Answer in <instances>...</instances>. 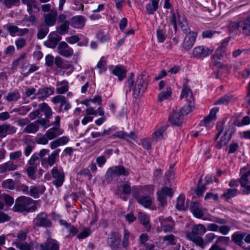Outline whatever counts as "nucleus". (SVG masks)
Returning <instances> with one entry per match:
<instances>
[{
	"mask_svg": "<svg viewBox=\"0 0 250 250\" xmlns=\"http://www.w3.org/2000/svg\"><path fill=\"white\" fill-rule=\"evenodd\" d=\"M180 99L186 104L179 112L173 110L169 116V121L172 125L180 126L183 123L184 115H187L192 110L194 104V98L190 88L185 83L180 96Z\"/></svg>",
	"mask_w": 250,
	"mask_h": 250,
	"instance_id": "obj_1",
	"label": "nucleus"
},
{
	"mask_svg": "<svg viewBox=\"0 0 250 250\" xmlns=\"http://www.w3.org/2000/svg\"><path fill=\"white\" fill-rule=\"evenodd\" d=\"M206 232V227L202 224L194 225L192 227L191 231L186 233V237L197 246L204 249L205 244L202 236Z\"/></svg>",
	"mask_w": 250,
	"mask_h": 250,
	"instance_id": "obj_2",
	"label": "nucleus"
},
{
	"mask_svg": "<svg viewBox=\"0 0 250 250\" xmlns=\"http://www.w3.org/2000/svg\"><path fill=\"white\" fill-rule=\"evenodd\" d=\"M129 174V170L121 165L109 168L106 173V179L108 182L118 181L120 176H127Z\"/></svg>",
	"mask_w": 250,
	"mask_h": 250,
	"instance_id": "obj_3",
	"label": "nucleus"
},
{
	"mask_svg": "<svg viewBox=\"0 0 250 250\" xmlns=\"http://www.w3.org/2000/svg\"><path fill=\"white\" fill-rule=\"evenodd\" d=\"M130 88L132 87L133 95L135 98L143 94L146 89L147 83L143 78V75L139 76L134 84L131 79L128 80Z\"/></svg>",
	"mask_w": 250,
	"mask_h": 250,
	"instance_id": "obj_4",
	"label": "nucleus"
},
{
	"mask_svg": "<svg viewBox=\"0 0 250 250\" xmlns=\"http://www.w3.org/2000/svg\"><path fill=\"white\" fill-rule=\"evenodd\" d=\"M169 22L170 24L173 25L175 31L177 30L178 23L186 35L189 34V32H194L191 31L185 18L183 16H180L178 13H172L171 20Z\"/></svg>",
	"mask_w": 250,
	"mask_h": 250,
	"instance_id": "obj_5",
	"label": "nucleus"
},
{
	"mask_svg": "<svg viewBox=\"0 0 250 250\" xmlns=\"http://www.w3.org/2000/svg\"><path fill=\"white\" fill-rule=\"evenodd\" d=\"M33 202V200L29 197H20L16 199L13 210L15 212H23L28 209L29 206L32 205Z\"/></svg>",
	"mask_w": 250,
	"mask_h": 250,
	"instance_id": "obj_6",
	"label": "nucleus"
},
{
	"mask_svg": "<svg viewBox=\"0 0 250 250\" xmlns=\"http://www.w3.org/2000/svg\"><path fill=\"white\" fill-rule=\"evenodd\" d=\"M213 52V49L206 46L200 45L194 47L192 51L193 58L198 59H203L210 55Z\"/></svg>",
	"mask_w": 250,
	"mask_h": 250,
	"instance_id": "obj_7",
	"label": "nucleus"
},
{
	"mask_svg": "<svg viewBox=\"0 0 250 250\" xmlns=\"http://www.w3.org/2000/svg\"><path fill=\"white\" fill-rule=\"evenodd\" d=\"M33 222L34 225L38 227L49 228L52 226L51 222L44 212H41L38 214Z\"/></svg>",
	"mask_w": 250,
	"mask_h": 250,
	"instance_id": "obj_8",
	"label": "nucleus"
},
{
	"mask_svg": "<svg viewBox=\"0 0 250 250\" xmlns=\"http://www.w3.org/2000/svg\"><path fill=\"white\" fill-rule=\"evenodd\" d=\"M218 110L219 108L217 107L212 108L209 115L201 122V125L204 126L206 130H208L212 126V121L216 118V115Z\"/></svg>",
	"mask_w": 250,
	"mask_h": 250,
	"instance_id": "obj_9",
	"label": "nucleus"
},
{
	"mask_svg": "<svg viewBox=\"0 0 250 250\" xmlns=\"http://www.w3.org/2000/svg\"><path fill=\"white\" fill-rule=\"evenodd\" d=\"M51 174L55 179L52 183L57 187H61L64 179V173L62 170H60L57 167H54L51 170Z\"/></svg>",
	"mask_w": 250,
	"mask_h": 250,
	"instance_id": "obj_10",
	"label": "nucleus"
},
{
	"mask_svg": "<svg viewBox=\"0 0 250 250\" xmlns=\"http://www.w3.org/2000/svg\"><path fill=\"white\" fill-rule=\"evenodd\" d=\"M41 250H59L58 242L53 239L47 238L45 242L39 245Z\"/></svg>",
	"mask_w": 250,
	"mask_h": 250,
	"instance_id": "obj_11",
	"label": "nucleus"
},
{
	"mask_svg": "<svg viewBox=\"0 0 250 250\" xmlns=\"http://www.w3.org/2000/svg\"><path fill=\"white\" fill-rule=\"evenodd\" d=\"M173 191L171 188L164 187L157 192L158 200L161 206L164 207L167 204L166 196H172Z\"/></svg>",
	"mask_w": 250,
	"mask_h": 250,
	"instance_id": "obj_12",
	"label": "nucleus"
},
{
	"mask_svg": "<svg viewBox=\"0 0 250 250\" xmlns=\"http://www.w3.org/2000/svg\"><path fill=\"white\" fill-rule=\"evenodd\" d=\"M57 50L60 55L66 58L73 54V49L65 42H61L59 43Z\"/></svg>",
	"mask_w": 250,
	"mask_h": 250,
	"instance_id": "obj_13",
	"label": "nucleus"
},
{
	"mask_svg": "<svg viewBox=\"0 0 250 250\" xmlns=\"http://www.w3.org/2000/svg\"><path fill=\"white\" fill-rule=\"evenodd\" d=\"M121 242V235L118 232H112L107 240V244L113 250H116Z\"/></svg>",
	"mask_w": 250,
	"mask_h": 250,
	"instance_id": "obj_14",
	"label": "nucleus"
},
{
	"mask_svg": "<svg viewBox=\"0 0 250 250\" xmlns=\"http://www.w3.org/2000/svg\"><path fill=\"white\" fill-rule=\"evenodd\" d=\"M58 13L56 10L52 9L49 13L43 15L44 22L46 26H52L55 25Z\"/></svg>",
	"mask_w": 250,
	"mask_h": 250,
	"instance_id": "obj_15",
	"label": "nucleus"
},
{
	"mask_svg": "<svg viewBox=\"0 0 250 250\" xmlns=\"http://www.w3.org/2000/svg\"><path fill=\"white\" fill-rule=\"evenodd\" d=\"M197 34L196 32H189V34L186 35V37L183 43V48L187 50H189L193 45Z\"/></svg>",
	"mask_w": 250,
	"mask_h": 250,
	"instance_id": "obj_16",
	"label": "nucleus"
},
{
	"mask_svg": "<svg viewBox=\"0 0 250 250\" xmlns=\"http://www.w3.org/2000/svg\"><path fill=\"white\" fill-rule=\"evenodd\" d=\"M159 220L161 222V228L165 232H171L173 229L175 225L174 222L170 217L167 218L160 217Z\"/></svg>",
	"mask_w": 250,
	"mask_h": 250,
	"instance_id": "obj_17",
	"label": "nucleus"
},
{
	"mask_svg": "<svg viewBox=\"0 0 250 250\" xmlns=\"http://www.w3.org/2000/svg\"><path fill=\"white\" fill-rule=\"evenodd\" d=\"M23 4L27 6V11L29 14L38 13L40 10L39 3L35 0H21Z\"/></svg>",
	"mask_w": 250,
	"mask_h": 250,
	"instance_id": "obj_18",
	"label": "nucleus"
},
{
	"mask_svg": "<svg viewBox=\"0 0 250 250\" xmlns=\"http://www.w3.org/2000/svg\"><path fill=\"white\" fill-rule=\"evenodd\" d=\"M61 39L60 36L54 32L51 33L49 36V39L44 42V45L49 48H54Z\"/></svg>",
	"mask_w": 250,
	"mask_h": 250,
	"instance_id": "obj_19",
	"label": "nucleus"
},
{
	"mask_svg": "<svg viewBox=\"0 0 250 250\" xmlns=\"http://www.w3.org/2000/svg\"><path fill=\"white\" fill-rule=\"evenodd\" d=\"M250 175V171H248L243 174L240 179L241 185L244 188L243 191L247 194L250 193V182L248 179Z\"/></svg>",
	"mask_w": 250,
	"mask_h": 250,
	"instance_id": "obj_20",
	"label": "nucleus"
},
{
	"mask_svg": "<svg viewBox=\"0 0 250 250\" xmlns=\"http://www.w3.org/2000/svg\"><path fill=\"white\" fill-rule=\"evenodd\" d=\"M218 8L219 9L218 11H216V7H215V10L213 11L209 8L207 9V10H208L209 13L212 12L211 16H217L219 15L222 12H225L229 10L231 7L229 5H227V3L223 0L219 1Z\"/></svg>",
	"mask_w": 250,
	"mask_h": 250,
	"instance_id": "obj_21",
	"label": "nucleus"
},
{
	"mask_svg": "<svg viewBox=\"0 0 250 250\" xmlns=\"http://www.w3.org/2000/svg\"><path fill=\"white\" fill-rule=\"evenodd\" d=\"M54 93V88L53 87H43L40 88L37 93L38 98L40 100H44Z\"/></svg>",
	"mask_w": 250,
	"mask_h": 250,
	"instance_id": "obj_22",
	"label": "nucleus"
},
{
	"mask_svg": "<svg viewBox=\"0 0 250 250\" xmlns=\"http://www.w3.org/2000/svg\"><path fill=\"white\" fill-rule=\"evenodd\" d=\"M241 21H233L230 20L227 26L228 33L229 35L236 34L238 29L241 33Z\"/></svg>",
	"mask_w": 250,
	"mask_h": 250,
	"instance_id": "obj_23",
	"label": "nucleus"
},
{
	"mask_svg": "<svg viewBox=\"0 0 250 250\" xmlns=\"http://www.w3.org/2000/svg\"><path fill=\"white\" fill-rule=\"evenodd\" d=\"M112 136L114 138L125 139L127 142L129 141V138L135 140L137 138V135L134 132H131L130 133L128 134L127 133L123 131L116 132L114 134H113Z\"/></svg>",
	"mask_w": 250,
	"mask_h": 250,
	"instance_id": "obj_24",
	"label": "nucleus"
},
{
	"mask_svg": "<svg viewBox=\"0 0 250 250\" xmlns=\"http://www.w3.org/2000/svg\"><path fill=\"white\" fill-rule=\"evenodd\" d=\"M241 33L245 36H250V15L241 21Z\"/></svg>",
	"mask_w": 250,
	"mask_h": 250,
	"instance_id": "obj_25",
	"label": "nucleus"
},
{
	"mask_svg": "<svg viewBox=\"0 0 250 250\" xmlns=\"http://www.w3.org/2000/svg\"><path fill=\"white\" fill-rule=\"evenodd\" d=\"M51 102L54 104L60 103L61 105H63V104H65L64 109L65 111L69 110L71 108L70 104L66 101V98L63 96H56L55 97L52 98Z\"/></svg>",
	"mask_w": 250,
	"mask_h": 250,
	"instance_id": "obj_26",
	"label": "nucleus"
},
{
	"mask_svg": "<svg viewBox=\"0 0 250 250\" xmlns=\"http://www.w3.org/2000/svg\"><path fill=\"white\" fill-rule=\"evenodd\" d=\"M16 130V127L11 125L3 124L0 125V134L2 137H4L7 134L15 133Z\"/></svg>",
	"mask_w": 250,
	"mask_h": 250,
	"instance_id": "obj_27",
	"label": "nucleus"
},
{
	"mask_svg": "<svg viewBox=\"0 0 250 250\" xmlns=\"http://www.w3.org/2000/svg\"><path fill=\"white\" fill-rule=\"evenodd\" d=\"M18 166L12 161H9L0 165V173H6L7 171H12L16 170Z\"/></svg>",
	"mask_w": 250,
	"mask_h": 250,
	"instance_id": "obj_28",
	"label": "nucleus"
},
{
	"mask_svg": "<svg viewBox=\"0 0 250 250\" xmlns=\"http://www.w3.org/2000/svg\"><path fill=\"white\" fill-rule=\"evenodd\" d=\"M63 130L60 127H53L47 130L45 133V136L49 140H52L58 136L62 134Z\"/></svg>",
	"mask_w": 250,
	"mask_h": 250,
	"instance_id": "obj_29",
	"label": "nucleus"
},
{
	"mask_svg": "<svg viewBox=\"0 0 250 250\" xmlns=\"http://www.w3.org/2000/svg\"><path fill=\"white\" fill-rule=\"evenodd\" d=\"M166 26V22L164 21H162L161 25L159 26L157 31V37L158 40L160 42H163L166 38L165 29Z\"/></svg>",
	"mask_w": 250,
	"mask_h": 250,
	"instance_id": "obj_30",
	"label": "nucleus"
},
{
	"mask_svg": "<svg viewBox=\"0 0 250 250\" xmlns=\"http://www.w3.org/2000/svg\"><path fill=\"white\" fill-rule=\"evenodd\" d=\"M21 98V94L18 90H15L8 92L6 96L4 97L8 102H16Z\"/></svg>",
	"mask_w": 250,
	"mask_h": 250,
	"instance_id": "obj_31",
	"label": "nucleus"
},
{
	"mask_svg": "<svg viewBox=\"0 0 250 250\" xmlns=\"http://www.w3.org/2000/svg\"><path fill=\"white\" fill-rule=\"evenodd\" d=\"M40 112L44 113L46 119H50L53 114L51 108L45 103H42L39 105Z\"/></svg>",
	"mask_w": 250,
	"mask_h": 250,
	"instance_id": "obj_32",
	"label": "nucleus"
},
{
	"mask_svg": "<svg viewBox=\"0 0 250 250\" xmlns=\"http://www.w3.org/2000/svg\"><path fill=\"white\" fill-rule=\"evenodd\" d=\"M56 91L58 94H62L67 92L69 89L68 83L66 81L58 82L56 84Z\"/></svg>",
	"mask_w": 250,
	"mask_h": 250,
	"instance_id": "obj_33",
	"label": "nucleus"
},
{
	"mask_svg": "<svg viewBox=\"0 0 250 250\" xmlns=\"http://www.w3.org/2000/svg\"><path fill=\"white\" fill-rule=\"evenodd\" d=\"M172 93V89L170 86H166V89L163 90L158 96V101L161 102L164 100L167 99L170 97Z\"/></svg>",
	"mask_w": 250,
	"mask_h": 250,
	"instance_id": "obj_34",
	"label": "nucleus"
},
{
	"mask_svg": "<svg viewBox=\"0 0 250 250\" xmlns=\"http://www.w3.org/2000/svg\"><path fill=\"white\" fill-rule=\"evenodd\" d=\"M71 24L75 28H81L84 25V18L83 16H76L72 18Z\"/></svg>",
	"mask_w": 250,
	"mask_h": 250,
	"instance_id": "obj_35",
	"label": "nucleus"
},
{
	"mask_svg": "<svg viewBox=\"0 0 250 250\" xmlns=\"http://www.w3.org/2000/svg\"><path fill=\"white\" fill-rule=\"evenodd\" d=\"M230 138L231 133L228 134V132L227 130L223 132V135L221 137V139L217 143L216 146L218 148H220L221 147L225 146L229 142Z\"/></svg>",
	"mask_w": 250,
	"mask_h": 250,
	"instance_id": "obj_36",
	"label": "nucleus"
},
{
	"mask_svg": "<svg viewBox=\"0 0 250 250\" xmlns=\"http://www.w3.org/2000/svg\"><path fill=\"white\" fill-rule=\"evenodd\" d=\"M192 212L195 217L201 218L204 215L203 210L199 206V203L193 202L191 206Z\"/></svg>",
	"mask_w": 250,
	"mask_h": 250,
	"instance_id": "obj_37",
	"label": "nucleus"
},
{
	"mask_svg": "<svg viewBox=\"0 0 250 250\" xmlns=\"http://www.w3.org/2000/svg\"><path fill=\"white\" fill-rule=\"evenodd\" d=\"M151 3H148L146 5V10L148 14L152 15L158 8L159 0H150Z\"/></svg>",
	"mask_w": 250,
	"mask_h": 250,
	"instance_id": "obj_38",
	"label": "nucleus"
},
{
	"mask_svg": "<svg viewBox=\"0 0 250 250\" xmlns=\"http://www.w3.org/2000/svg\"><path fill=\"white\" fill-rule=\"evenodd\" d=\"M166 129V127L165 126H162L156 130L151 135L152 139L157 142L163 138V133Z\"/></svg>",
	"mask_w": 250,
	"mask_h": 250,
	"instance_id": "obj_39",
	"label": "nucleus"
},
{
	"mask_svg": "<svg viewBox=\"0 0 250 250\" xmlns=\"http://www.w3.org/2000/svg\"><path fill=\"white\" fill-rule=\"evenodd\" d=\"M14 244L16 247L21 250H32V243L21 242L19 241H15Z\"/></svg>",
	"mask_w": 250,
	"mask_h": 250,
	"instance_id": "obj_40",
	"label": "nucleus"
},
{
	"mask_svg": "<svg viewBox=\"0 0 250 250\" xmlns=\"http://www.w3.org/2000/svg\"><path fill=\"white\" fill-rule=\"evenodd\" d=\"M139 219L141 223L145 226L146 231H150L151 226L149 224V221L148 216L146 214L140 212L139 214Z\"/></svg>",
	"mask_w": 250,
	"mask_h": 250,
	"instance_id": "obj_41",
	"label": "nucleus"
},
{
	"mask_svg": "<svg viewBox=\"0 0 250 250\" xmlns=\"http://www.w3.org/2000/svg\"><path fill=\"white\" fill-rule=\"evenodd\" d=\"M39 129V125L35 122H33L28 125L23 129V132L27 133L34 134Z\"/></svg>",
	"mask_w": 250,
	"mask_h": 250,
	"instance_id": "obj_42",
	"label": "nucleus"
},
{
	"mask_svg": "<svg viewBox=\"0 0 250 250\" xmlns=\"http://www.w3.org/2000/svg\"><path fill=\"white\" fill-rule=\"evenodd\" d=\"M49 32L48 27L45 25H41L38 29L37 33V38L38 39L41 40L44 38Z\"/></svg>",
	"mask_w": 250,
	"mask_h": 250,
	"instance_id": "obj_43",
	"label": "nucleus"
},
{
	"mask_svg": "<svg viewBox=\"0 0 250 250\" xmlns=\"http://www.w3.org/2000/svg\"><path fill=\"white\" fill-rule=\"evenodd\" d=\"M70 22L68 21H65L59 26L57 27V31L60 35H64L66 34L68 29Z\"/></svg>",
	"mask_w": 250,
	"mask_h": 250,
	"instance_id": "obj_44",
	"label": "nucleus"
},
{
	"mask_svg": "<svg viewBox=\"0 0 250 250\" xmlns=\"http://www.w3.org/2000/svg\"><path fill=\"white\" fill-rule=\"evenodd\" d=\"M185 197L183 195H180L177 198L176 208L180 210H185L187 208V205L185 203Z\"/></svg>",
	"mask_w": 250,
	"mask_h": 250,
	"instance_id": "obj_45",
	"label": "nucleus"
},
{
	"mask_svg": "<svg viewBox=\"0 0 250 250\" xmlns=\"http://www.w3.org/2000/svg\"><path fill=\"white\" fill-rule=\"evenodd\" d=\"M237 192L238 190L236 188H229L226 192L222 195L221 197L224 198L226 200H228L234 197L237 194Z\"/></svg>",
	"mask_w": 250,
	"mask_h": 250,
	"instance_id": "obj_46",
	"label": "nucleus"
},
{
	"mask_svg": "<svg viewBox=\"0 0 250 250\" xmlns=\"http://www.w3.org/2000/svg\"><path fill=\"white\" fill-rule=\"evenodd\" d=\"M245 235V234H244L234 233L232 235V240L233 241L235 242V243L237 245L242 247V245L244 244L243 242V239Z\"/></svg>",
	"mask_w": 250,
	"mask_h": 250,
	"instance_id": "obj_47",
	"label": "nucleus"
},
{
	"mask_svg": "<svg viewBox=\"0 0 250 250\" xmlns=\"http://www.w3.org/2000/svg\"><path fill=\"white\" fill-rule=\"evenodd\" d=\"M112 73L118 77L120 81H122L126 76V71L118 66L113 70Z\"/></svg>",
	"mask_w": 250,
	"mask_h": 250,
	"instance_id": "obj_48",
	"label": "nucleus"
},
{
	"mask_svg": "<svg viewBox=\"0 0 250 250\" xmlns=\"http://www.w3.org/2000/svg\"><path fill=\"white\" fill-rule=\"evenodd\" d=\"M138 202L145 207H148L151 205L152 199L149 196H144L140 197Z\"/></svg>",
	"mask_w": 250,
	"mask_h": 250,
	"instance_id": "obj_49",
	"label": "nucleus"
},
{
	"mask_svg": "<svg viewBox=\"0 0 250 250\" xmlns=\"http://www.w3.org/2000/svg\"><path fill=\"white\" fill-rule=\"evenodd\" d=\"M37 167L36 166H31L26 168V172L28 177L32 180H35L37 177L35 175Z\"/></svg>",
	"mask_w": 250,
	"mask_h": 250,
	"instance_id": "obj_50",
	"label": "nucleus"
},
{
	"mask_svg": "<svg viewBox=\"0 0 250 250\" xmlns=\"http://www.w3.org/2000/svg\"><path fill=\"white\" fill-rule=\"evenodd\" d=\"M60 151V149H56L48 156L47 162L50 167H52L55 163L56 157L58 156Z\"/></svg>",
	"mask_w": 250,
	"mask_h": 250,
	"instance_id": "obj_51",
	"label": "nucleus"
},
{
	"mask_svg": "<svg viewBox=\"0 0 250 250\" xmlns=\"http://www.w3.org/2000/svg\"><path fill=\"white\" fill-rule=\"evenodd\" d=\"M3 4L7 8L13 6H18L20 4V0H3Z\"/></svg>",
	"mask_w": 250,
	"mask_h": 250,
	"instance_id": "obj_52",
	"label": "nucleus"
},
{
	"mask_svg": "<svg viewBox=\"0 0 250 250\" xmlns=\"http://www.w3.org/2000/svg\"><path fill=\"white\" fill-rule=\"evenodd\" d=\"M3 27L7 29L12 37H14L15 36V34L18 33V31H19L18 27L15 25H12L8 24L3 25Z\"/></svg>",
	"mask_w": 250,
	"mask_h": 250,
	"instance_id": "obj_53",
	"label": "nucleus"
},
{
	"mask_svg": "<svg viewBox=\"0 0 250 250\" xmlns=\"http://www.w3.org/2000/svg\"><path fill=\"white\" fill-rule=\"evenodd\" d=\"M232 99V97L231 95H226L224 97L219 99L214 104H228Z\"/></svg>",
	"mask_w": 250,
	"mask_h": 250,
	"instance_id": "obj_54",
	"label": "nucleus"
},
{
	"mask_svg": "<svg viewBox=\"0 0 250 250\" xmlns=\"http://www.w3.org/2000/svg\"><path fill=\"white\" fill-rule=\"evenodd\" d=\"M17 49L20 50L25 46L26 45V40L23 38L17 39L15 42Z\"/></svg>",
	"mask_w": 250,
	"mask_h": 250,
	"instance_id": "obj_55",
	"label": "nucleus"
},
{
	"mask_svg": "<svg viewBox=\"0 0 250 250\" xmlns=\"http://www.w3.org/2000/svg\"><path fill=\"white\" fill-rule=\"evenodd\" d=\"M37 125H40L44 128H47L50 126V121L49 119H44L41 117L38 118V120L35 122Z\"/></svg>",
	"mask_w": 250,
	"mask_h": 250,
	"instance_id": "obj_56",
	"label": "nucleus"
},
{
	"mask_svg": "<svg viewBox=\"0 0 250 250\" xmlns=\"http://www.w3.org/2000/svg\"><path fill=\"white\" fill-rule=\"evenodd\" d=\"M201 179H200L199 183L197 185L195 193L198 197H200L202 195L203 193L206 190L205 185H201Z\"/></svg>",
	"mask_w": 250,
	"mask_h": 250,
	"instance_id": "obj_57",
	"label": "nucleus"
},
{
	"mask_svg": "<svg viewBox=\"0 0 250 250\" xmlns=\"http://www.w3.org/2000/svg\"><path fill=\"white\" fill-rule=\"evenodd\" d=\"M129 232L127 229L124 230V235L122 245L123 246L127 249L128 247V239L129 237Z\"/></svg>",
	"mask_w": 250,
	"mask_h": 250,
	"instance_id": "obj_58",
	"label": "nucleus"
},
{
	"mask_svg": "<svg viewBox=\"0 0 250 250\" xmlns=\"http://www.w3.org/2000/svg\"><path fill=\"white\" fill-rule=\"evenodd\" d=\"M2 186L9 189H13L15 188V184L12 179H8L2 183Z\"/></svg>",
	"mask_w": 250,
	"mask_h": 250,
	"instance_id": "obj_59",
	"label": "nucleus"
},
{
	"mask_svg": "<svg viewBox=\"0 0 250 250\" xmlns=\"http://www.w3.org/2000/svg\"><path fill=\"white\" fill-rule=\"evenodd\" d=\"M97 37L101 42H105L109 40V37L107 34H105L102 31H99L97 34Z\"/></svg>",
	"mask_w": 250,
	"mask_h": 250,
	"instance_id": "obj_60",
	"label": "nucleus"
},
{
	"mask_svg": "<svg viewBox=\"0 0 250 250\" xmlns=\"http://www.w3.org/2000/svg\"><path fill=\"white\" fill-rule=\"evenodd\" d=\"M28 232V230H20L17 235L18 239L16 241H19L21 242V241H23L26 239L27 233Z\"/></svg>",
	"mask_w": 250,
	"mask_h": 250,
	"instance_id": "obj_61",
	"label": "nucleus"
},
{
	"mask_svg": "<svg viewBox=\"0 0 250 250\" xmlns=\"http://www.w3.org/2000/svg\"><path fill=\"white\" fill-rule=\"evenodd\" d=\"M46 136H42L40 137H36L35 139L36 143L38 144L46 145L48 144V140Z\"/></svg>",
	"mask_w": 250,
	"mask_h": 250,
	"instance_id": "obj_62",
	"label": "nucleus"
},
{
	"mask_svg": "<svg viewBox=\"0 0 250 250\" xmlns=\"http://www.w3.org/2000/svg\"><path fill=\"white\" fill-rule=\"evenodd\" d=\"M225 52L224 49L223 48H219L217 49L214 54L212 56L211 59H215V58H217L218 59H221L222 57V53Z\"/></svg>",
	"mask_w": 250,
	"mask_h": 250,
	"instance_id": "obj_63",
	"label": "nucleus"
},
{
	"mask_svg": "<svg viewBox=\"0 0 250 250\" xmlns=\"http://www.w3.org/2000/svg\"><path fill=\"white\" fill-rule=\"evenodd\" d=\"M3 197L4 201L6 205L8 206H11L13 205L14 200L13 197L7 195V194H3Z\"/></svg>",
	"mask_w": 250,
	"mask_h": 250,
	"instance_id": "obj_64",
	"label": "nucleus"
}]
</instances>
